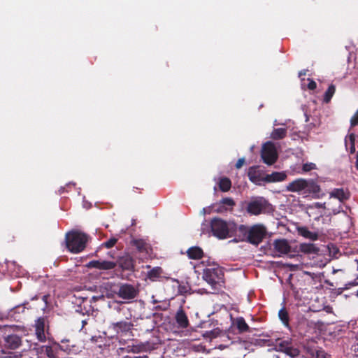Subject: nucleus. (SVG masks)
Returning a JSON list of instances; mask_svg holds the SVG:
<instances>
[{
  "label": "nucleus",
  "instance_id": "obj_12",
  "mask_svg": "<svg viewBox=\"0 0 358 358\" xmlns=\"http://www.w3.org/2000/svg\"><path fill=\"white\" fill-rule=\"evenodd\" d=\"M329 196L342 206V203L349 199V193L343 188H335L329 192Z\"/></svg>",
  "mask_w": 358,
  "mask_h": 358
},
{
  "label": "nucleus",
  "instance_id": "obj_31",
  "mask_svg": "<svg viewBox=\"0 0 358 358\" xmlns=\"http://www.w3.org/2000/svg\"><path fill=\"white\" fill-rule=\"evenodd\" d=\"M134 245L139 251H147L148 245L143 240H135L134 241Z\"/></svg>",
  "mask_w": 358,
  "mask_h": 358
},
{
  "label": "nucleus",
  "instance_id": "obj_20",
  "mask_svg": "<svg viewBox=\"0 0 358 358\" xmlns=\"http://www.w3.org/2000/svg\"><path fill=\"white\" fill-rule=\"evenodd\" d=\"M297 231L299 235L310 241H315L318 238V234L310 231L306 227H298Z\"/></svg>",
  "mask_w": 358,
  "mask_h": 358
},
{
  "label": "nucleus",
  "instance_id": "obj_13",
  "mask_svg": "<svg viewBox=\"0 0 358 358\" xmlns=\"http://www.w3.org/2000/svg\"><path fill=\"white\" fill-rule=\"evenodd\" d=\"M175 320L179 328L185 329L189 326L188 317L182 308L177 310Z\"/></svg>",
  "mask_w": 358,
  "mask_h": 358
},
{
  "label": "nucleus",
  "instance_id": "obj_5",
  "mask_svg": "<svg viewBox=\"0 0 358 358\" xmlns=\"http://www.w3.org/2000/svg\"><path fill=\"white\" fill-rule=\"evenodd\" d=\"M203 280L213 288L216 289L224 282V273L220 267H210L203 270Z\"/></svg>",
  "mask_w": 358,
  "mask_h": 358
},
{
  "label": "nucleus",
  "instance_id": "obj_50",
  "mask_svg": "<svg viewBox=\"0 0 358 358\" xmlns=\"http://www.w3.org/2000/svg\"><path fill=\"white\" fill-rule=\"evenodd\" d=\"M273 358H279L278 355H274Z\"/></svg>",
  "mask_w": 358,
  "mask_h": 358
},
{
  "label": "nucleus",
  "instance_id": "obj_8",
  "mask_svg": "<svg viewBox=\"0 0 358 358\" xmlns=\"http://www.w3.org/2000/svg\"><path fill=\"white\" fill-rule=\"evenodd\" d=\"M138 293V289L134 285L126 283L120 286L117 294L124 300L131 301L137 296Z\"/></svg>",
  "mask_w": 358,
  "mask_h": 358
},
{
  "label": "nucleus",
  "instance_id": "obj_27",
  "mask_svg": "<svg viewBox=\"0 0 358 358\" xmlns=\"http://www.w3.org/2000/svg\"><path fill=\"white\" fill-rule=\"evenodd\" d=\"M162 273V269L159 267H154L150 271H149L147 273V277L150 280L155 281L156 280L159 276L161 275Z\"/></svg>",
  "mask_w": 358,
  "mask_h": 358
},
{
  "label": "nucleus",
  "instance_id": "obj_7",
  "mask_svg": "<svg viewBox=\"0 0 358 358\" xmlns=\"http://www.w3.org/2000/svg\"><path fill=\"white\" fill-rule=\"evenodd\" d=\"M261 156L265 164L268 165L273 164L278 157L274 143L271 141L265 143L262 146Z\"/></svg>",
  "mask_w": 358,
  "mask_h": 358
},
{
  "label": "nucleus",
  "instance_id": "obj_54",
  "mask_svg": "<svg viewBox=\"0 0 358 358\" xmlns=\"http://www.w3.org/2000/svg\"><path fill=\"white\" fill-rule=\"evenodd\" d=\"M357 169H358V164H357Z\"/></svg>",
  "mask_w": 358,
  "mask_h": 358
},
{
  "label": "nucleus",
  "instance_id": "obj_48",
  "mask_svg": "<svg viewBox=\"0 0 358 358\" xmlns=\"http://www.w3.org/2000/svg\"><path fill=\"white\" fill-rule=\"evenodd\" d=\"M47 299H48V296L47 295H44L43 296V301L46 303H47Z\"/></svg>",
  "mask_w": 358,
  "mask_h": 358
},
{
  "label": "nucleus",
  "instance_id": "obj_37",
  "mask_svg": "<svg viewBox=\"0 0 358 358\" xmlns=\"http://www.w3.org/2000/svg\"><path fill=\"white\" fill-rule=\"evenodd\" d=\"M316 358H329L328 355L322 350H318L315 352Z\"/></svg>",
  "mask_w": 358,
  "mask_h": 358
},
{
  "label": "nucleus",
  "instance_id": "obj_23",
  "mask_svg": "<svg viewBox=\"0 0 358 358\" xmlns=\"http://www.w3.org/2000/svg\"><path fill=\"white\" fill-rule=\"evenodd\" d=\"M115 303L116 306H114V310H115L117 313H121L126 320H129L132 317L129 309L122 306L121 302H115Z\"/></svg>",
  "mask_w": 358,
  "mask_h": 358
},
{
  "label": "nucleus",
  "instance_id": "obj_40",
  "mask_svg": "<svg viewBox=\"0 0 358 358\" xmlns=\"http://www.w3.org/2000/svg\"><path fill=\"white\" fill-rule=\"evenodd\" d=\"M211 208H213L212 207L210 206H208V207H206V208H203L201 210V213L205 215L206 214H210L211 213Z\"/></svg>",
  "mask_w": 358,
  "mask_h": 358
},
{
  "label": "nucleus",
  "instance_id": "obj_28",
  "mask_svg": "<svg viewBox=\"0 0 358 358\" xmlns=\"http://www.w3.org/2000/svg\"><path fill=\"white\" fill-rule=\"evenodd\" d=\"M286 134H287L286 129H284V128L275 129L271 134V138L273 139H275V140L282 139L286 136Z\"/></svg>",
  "mask_w": 358,
  "mask_h": 358
},
{
  "label": "nucleus",
  "instance_id": "obj_2",
  "mask_svg": "<svg viewBox=\"0 0 358 358\" xmlns=\"http://www.w3.org/2000/svg\"><path fill=\"white\" fill-rule=\"evenodd\" d=\"M210 225L213 236L218 239L233 237L238 228L234 222H228L220 218L213 219Z\"/></svg>",
  "mask_w": 358,
  "mask_h": 358
},
{
  "label": "nucleus",
  "instance_id": "obj_18",
  "mask_svg": "<svg viewBox=\"0 0 358 358\" xmlns=\"http://www.w3.org/2000/svg\"><path fill=\"white\" fill-rule=\"evenodd\" d=\"M6 346L12 350L18 348L21 345V338L17 335H9L5 338Z\"/></svg>",
  "mask_w": 358,
  "mask_h": 358
},
{
  "label": "nucleus",
  "instance_id": "obj_53",
  "mask_svg": "<svg viewBox=\"0 0 358 358\" xmlns=\"http://www.w3.org/2000/svg\"><path fill=\"white\" fill-rule=\"evenodd\" d=\"M83 325L85 324V321L83 320Z\"/></svg>",
  "mask_w": 358,
  "mask_h": 358
},
{
  "label": "nucleus",
  "instance_id": "obj_43",
  "mask_svg": "<svg viewBox=\"0 0 358 358\" xmlns=\"http://www.w3.org/2000/svg\"><path fill=\"white\" fill-rule=\"evenodd\" d=\"M348 285H350V286L358 285V280H355L353 282H350L348 284ZM346 286H348V285H346ZM348 287H345L344 289H348Z\"/></svg>",
  "mask_w": 358,
  "mask_h": 358
},
{
  "label": "nucleus",
  "instance_id": "obj_24",
  "mask_svg": "<svg viewBox=\"0 0 358 358\" xmlns=\"http://www.w3.org/2000/svg\"><path fill=\"white\" fill-rule=\"evenodd\" d=\"M308 209H310V210L317 209L321 215H327L325 202H324V203L315 202L312 204H310L308 206Z\"/></svg>",
  "mask_w": 358,
  "mask_h": 358
},
{
  "label": "nucleus",
  "instance_id": "obj_36",
  "mask_svg": "<svg viewBox=\"0 0 358 358\" xmlns=\"http://www.w3.org/2000/svg\"><path fill=\"white\" fill-rule=\"evenodd\" d=\"M157 345H158L157 342H152L151 343L150 341H148V342L145 343V344H144V349L145 350H152L157 348Z\"/></svg>",
  "mask_w": 358,
  "mask_h": 358
},
{
  "label": "nucleus",
  "instance_id": "obj_45",
  "mask_svg": "<svg viewBox=\"0 0 358 358\" xmlns=\"http://www.w3.org/2000/svg\"><path fill=\"white\" fill-rule=\"evenodd\" d=\"M348 137H349V139L351 141V143H353V142L355 141V135L353 134H349Z\"/></svg>",
  "mask_w": 358,
  "mask_h": 358
},
{
  "label": "nucleus",
  "instance_id": "obj_29",
  "mask_svg": "<svg viewBox=\"0 0 358 358\" xmlns=\"http://www.w3.org/2000/svg\"><path fill=\"white\" fill-rule=\"evenodd\" d=\"M278 316L282 323L287 327L289 324V317L287 310L285 308H281L278 312Z\"/></svg>",
  "mask_w": 358,
  "mask_h": 358
},
{
  "label": "nucleus",
  "instance_id": "obj_30",
  "mask_svg": "<svg viewBox=\"0 0 358 358\" xmlns=\"http://www.w3.org/2000/svg\"><path fill=\"white\" fill-rule=\"evenodd\" d=\"M335 91H336L335 86L333 85H331L325 92L324 97V102L329 103L330 101L331 97L333 96V95L335 93Z\"/></svg>",
  "mask_w": 358,
  "mask_h": 358
},
{
  "label": "nucleus",
  "instance_id": "obj_51",
  "mask_svg": "<svg viewBox=\"0 0 358 358\" xmlns=\"http://www.w3.org/2000/svg\"><path fill=\"white\" fill-rule=\"evenodd\" d=\"M274 125H277V121L276 120H275V122H274Z\"/></svg>",
  "mask_w": 358,
  "mask_h": 358
},
{
  "label": "nucleus",
  "instance_id": "obj_9",
  "mask_svg": "<svg viewBox=\"0 0 358 358\" xmlns=\"http://www.w3.org/2000/svg\"><path fill=\"white\" fill-rule=\"evenodd\" d=\"M274 252L278 257L287 255L291 252V246L286 239L275 240L273 243Z\"/></svg>",
  "mask_w": 358,
  "mask_h": 358
},
{
  "label": "nucleus",
  "instance_id": "obj_46",
  "mask_svg": "<svg viewBox=\"0 0 358 358\" xmlns=\"http://www.w3.org/2000/svg\"><path fill=\"white\" fill-rule=\"evenodd\" d=\"M289 266L292 268V270H295L298 268L299 265L297 264H289Z\"/></svg>",
  "mask_w": 358,
  "mask_h": 358
},
{
  "label": "nucleus",
  "instance_id": "obj_1",
  "mask_svg": "<svg viewBox=\"0 0 358 358\" xmlns=\"http://www.w3.org/2000/svg\"><path fill=\"white\" fill-rule=\"evenodd\" d=\"M285 189L290 192H296L306 196L312 194L315 199H320L324 194H320L321 189L313 180L298 178L289 182Z\"/></svg>",
  "mask_w": 358,
  "mask_h": 358
},
{
  "label": "nucleus",
  "instance_id": "obj_26",
  "mask_svg": "<svg viewBox=\"0 0 358 358\" xmlns=\"http://www.w3.org/2000/svg\"><path fill=\"white\" fill-rule=\"evenodd\" d=\"M218 185L222 192H227L231 188V182L229 178L223 177L220 178Z\"/></svg>",
  "mask_w": 358,
  "mask_h": 358
},
{
  "label": "nucleus",
  "instance_id": "obj_39",
  "mask_svg": "<svg viewBox=\"0 0 358 358\" xmlns=\"http://www.w3.org/2000/svg\"><path fill=\"white\" fill-rule=\"evenodd\" d=\"M309 80V83L308 84V88L309 90H315L316 88V83L315 81H313V80Z\"/></svg>",
  "mask_w": 358,
  "mask_h": 358
},
{
  "label": "nucleus",
  "instance_id": "obj_44",
  "mask_svg": "<svg viewBox=\"0 0 358 358\" xmlns=\"http://www.w3.org/2000/svg\"><path fill=\"white\" fill-rule=\"evenodd\" d=\"M249 178H250V180L253 182H256V178L255 177L251 174L250 173H249Z\"/></svg>",
  "mask_w": 358,
  "mask_h": 358
},
{
  "label": "nucleus",
  "instance_id": "obj_25",
  "mask_svg": "<svg viewBox=\"0 0 358 358\" xmlns=\"http://www.w3.org/2000/svg\"><path fill=\"white\" fill-rule=\"evenodd\" d=\"M234 324L237 327L240 332H245L249 329L248 325L245 322L244 318L242 317H237L234 320Z\"/></svg>",
  "mask_w": 358,
  "mask_h": 358
},
{
  "label": "nucleus",
  "instance_id": "obj_21",
  "mask_svg": "<svg viewBox=\"0 0 358 358\" xmlns=\"http://www.w3.org/2000/svg\"><path fill=\"white\" fill-rule=\"evenodd\" d=\"M35 334L38 340L41 342L45 341V334L44 331V322L41 320H38L36 324Z\"/></svg>",
  "mask_w": 358,
  "mask_h": 358
},
{
  "label": "nucleus",
  "instance_id": "obj_16",
  "mask_svg": "<svg viewBox=\"0 0 358 358\" xmlns=\"http://www.w3.org/2000/svg\"><path fill=\"white\" fill-rule=\"evenodd\" d=\"M279 347H280V351H282V352H284L285 354L289 355V357H291L292 358H294L299 355V353H300L299 350L297 348H294L293 346L290 345L287 343L283 342V343H280Z\"/></svg>",
  "mask_w": 358,
  "mask_h": 358
},
{
  "label": "nucleus",
  "instance_id": "obj_6",
  "mask_svg": "<svg viewBox=\"0 0 358 358\" xmlns=\"http://www.w3.org/2000/svg\"><path fill=\"white\" fill-rule=\"evenodd\" d=\"M271 205L268 201L262 196L252 198L248 203L247 211L254 215L264 213L270 210Z\"/></svg>",
  "mask_w": 358,
  "mask_h": 358
},
{
  "label": "nucleus",
  "instance_id": "obj_3",
  "mask_svg": "<svg viewBox=\"0 0 358 358\" xmlns=\"http://www.w3.org/2000/svg\"><path fill=\"white\" fill-rule=\"evenodd\" d=\"M238 229L246 236L247 241L253 245L261 243L266 233V227L262 224H257L250 227L240 225Z\"/></svg>",
  "mask_w": 358,
  "mask_h": 358
},
{
  "label": "nucleus",
  "instance_id": "obj_38",
  "mask_svg": "<svg viewBox=\"0 0 358 358\" xmlns=\"http://www.w3.org/2000/svg\"><path fill=\"white\" fill-rule=\"evenodd\" d=\"M350 124H351V127H355L357 124H358V110L356 111V113L352 117V118L350 120Z\"/></svg>",
  "mask_w": 358,
  "mask_h": 358
},
{
  "label": "nucleus",
  "instance_id": "obj_42",
  "mask_svg": "<svg viewBox=\"0 0 358 358\" xmlns=\"http://www.w3.org/2000/svg\"><path fill=\"white\" fill-rule=\"evenodd\" d=\"M352 350L355 352H358V338L356 343L352 345Z\"/></svg>",
  "mask_w": 358,
  "mask_h": 358
},
{
  "label": "nucleus",
  "instance_id": "obj_4",
  "mask_svg": "<svg viewBox=\"0 0 358 358\" xmlns=\"http://www.w3.org/2000/svg\"><path fill=\"white\" fill-rule=\"evenodd\" d=\"M87 241L85 234L79 231H71L66 235V243L68 250L73 253L82 252Z\"/></svg>",
  "mask_w": 358,
  "mask_h": 358
},
{
  "label": "nucleus",
  "instance_id": "obj_41",
  "mask_svg": "<svg viewBox=\"0 0 358 358\" xmlns=\"http://www.w3.org/2000/svg\"><path fill=\"white\" fill-rule=\"evenodd\" d=\"M244 162H245L244 158L239 159L236 164V167L237 169H240L243 165Z\"/></svg>",
  "mask_w": 358,
  "mask_h": 358
},
{
  "label": "nucleus",
  "instance_id": "obj_49",
  "mask_svg": "<svg viewBox=\"0 0 358 358\" xmlns=\"http://www.w3.org/2000/svg\"><path fill=\"white\" fill-rule=\"evenodd\" d=\"M339 270H336V269H334L333 270V273H336L337 271H338Z\"/></svg>",
  "mask_w": 358,
  "mask_h": 358
},
{
  "label": "nucleus",
  "instance_id": "obj_19",
  "mask_svg": "<svg viewBox=\"0 0 358 358\" xmlns=\"http://www.w3.org/2000/svg\"><path fill=\"white\" fill-rule=\"evenodd\" d=\"M116 263L124 270H131L134 268V261L129 255L121 257Z\"/></svg>",
  "mask_w": 358,
  "mask_h": 358
},
{
  "label": "nucleus",
  "instance_id": "obj_17",
  "mask_svg": "<svg viewBox=\"0 0 358 358\" xmlns=\"http://www.w3.org/2000/svg\"><path fill=\"white\" fill-rule=\"evenodd\" d=\"M112 325L113 329L117 333L129 331L133 326L131 322H129L127 320V321L122 320L117 322L115 323H113Z\"/></svg>",
  "mask_w": 358,
  "mask_h": 358
},
{
  "label": "nucleus",
  "instance_id": "obj_35",
  "mask_svg": "<svg viewBox=\"0 0 358 358\" xmlns=\"http://www.w3.org/2000/svg\"><path fill=\"white\" fill-rule=\"evenodd\" d=\"M117 239L115 238H110L108 241L104 242L103 243H102V246L106 248H110L112 247H113L115 243H117Z\"/></svg>",
  "mask_w": 358,
  "mask_h": 358
},
{
  "label": "nucleus",
  "instance_id": "obj_22",
  "mask_svg": "<svg viewBox=\"0 0 358 358\" xmlns=\"http://www.w3.org/2000/svg\"><path fill=\"white\" fill-rule=\"evenodd\" d=\"M189 258L192 259H199L203 257V250L201 248L194 246L189 248L187 251Z\"/></svg>",
  "mask_w": 358,
  "mask_h": 358
},
{
  "label": "nucleus",
  "instance_id": "obj_10",
  "mask_svg": "<svg viewBox=\"0 0 358 358\" xmlns=\"http://www.w3.org/2000/svg\"><path fill=\"white\" fill-rule=\"evenodd\" d=\"M235 202L231 198L226 197L212 206L214 212L222 213L232 210Z\"/></svg>",
  "mask_w": 358,
  "mask_h": 358
},
{
  "label": "nucleus",
  "instance_id": "obj_52",
  "mask_svg": "<svg viewBox=\"0 0 358 358\" xmlns=\"http://www.w3.org/2000/svg\"><path fill=\"white\" fill-rule=\"evenodd\" d=\"M206 224L203 223L202 224V229H203V227L205 226Z\"/></svg>",
  "mask_w": 358,
  "mask_h": 358
},
{
  "label": "nucleus",
  "instance_id": "obj_15",
  "mask_svg": "<svg viewBox=\"0 0 358 358\" xmlns=\"http://www.w3.org/2000/svg\"><path fill=\"white\" fill-rule=\"evenodd\" d=\"M287 178L285 172H273L271 174H267L263 179L266 182H275L284 181Z\"/></svg>",
  "mask_w": 358,
  "mask_h": 358
},
{
  "label": "nucleus",
  "instance_id": "obj_11",
  "mask_svg": "<svg viewBox=\"0 0 358 358\" xmlns=\"http://www.w3.org/2000/svg\"><path fill=\"white\" fill-rule=\"evenodd\" d=\"M117 266V263L113 261L92 260L87 264V267L99 270H111Z\"/></svg>",
  "mask_w": 358,
  "mask_h": 358
},
{
  "label": "nucleus",
  "instance_id": "obj_34",
  "mask_svg": "<svg viewBox=\"0 0 358 358\" xmlns=\"http://www.w3.org/2000/svg\"><path fill=\"white\" fill-rule=\"evenodd\" d=\"M69 341L68 339H63L61 341V345H59V348L60 350L64 351V352H69L71 351V345L68 344Z\"/></svg>",
  "mask_w": 358,
  "mask_h": 358
},
{
  "label": "nucleus",
  "instance_id": "obj_47",
  "mask_svg": "<svg viewBox=\"0 0 358 358\" xmlns=\"http://www.w3.org/2000/svg\"><path fill=\"white\" fill-rule=\"evenodd\" d=\"M306 73V71H302L299 72V76L301 77L302 76H305Z\"/></svg>",
  "mask_w": 358,
  "mask_h": 358
},
{
  "label": "nucleus",
  "instance_id": "obj_33",
  "mask_svg": "<svg viewBox=\"0 0 358 358\" xmlns=\"http://www.w3.org/2000/svg\"><path fill=\"white\" fill-rule=\"evenodd\" d=\"M315 169H317V166L315 164L312 163V162L305 163L303 164V166H302V171L303 172H308L310 171L315 170Z\"/></svg>",
  "mask_w": 358,
  "mask_h": 358
},
{
  "label": "nucleus",
  "instance_id": "obj_32",
  "mask_svg": "<svg viewBox=\"0 0 358 358\" xmlns=\"http://www.w3.org/2000/svg\"><path fill=\"white\" fill-rule=\"evenodd\" d=\"M302 252L305 253H313L315 251V247L313 244H301L300 247Z\"/></svg>",
  "mask_w": 358,
  "mask_h": 358
},
{
  "label": "nucleus",
  "instance_id": "obj_55",
  "mask_svg": "<svg viewBox=\"0 0 358 358\" xmlns=\"http://www.w3.org/2000/svg\"><path fill=\"white\" fill-rule=\"evenodd\" d=\"M129 358H131V357H129Z\"/></svg>",
  "mask_w": 358,
  "mask_h": 358
},
{
  "label": "nucleus",
  "instance_id": "obj_14",
  "mask_svg": "<svg viewBox=\"0 0 358 358\" xmlns=\"http://www.w3.org/2000/svg\"><path fill=\"white\" fill-rule=\"evenodd\" d=\"M326 203V209L327 212V215H336L342 211V206L341 204H338L336 201L331 199L330 196Z\"/></svg>",
  "mask_w": 358,
  "mask_h": 358
}]
</instances>
